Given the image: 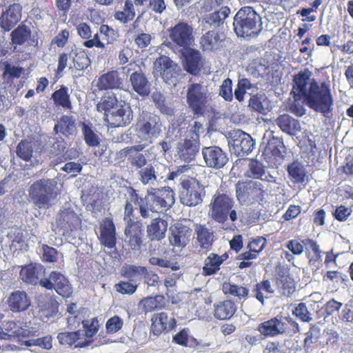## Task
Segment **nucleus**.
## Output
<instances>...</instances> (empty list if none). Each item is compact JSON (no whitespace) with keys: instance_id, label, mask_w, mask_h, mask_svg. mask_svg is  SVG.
I'll return each instance as SVG.
<instances>
[{"instance_id":"f257e3e1","label":"nucleus","mask_w":353,"mask_h":353,"mask_svg":"<svg viewBox=\"0 0 353 353\" xmlns=\"http://www.w3.org/2000/svg\"><path fill=\"white\" fill-rule=\"evenodd\" d=\"M312 74L308 68L300 70L294 74L292 91L300 98H303L310 109L330 118L332 115L334 106L330 82L311 79Z\"/></svg>"},{"instance_id":"f03ea898","label":"nucleus","mask_w":353,"mask_h":353,"mask_svg":"<svg viewBox=\"0 0 353 353\" xmlns=\"http://www.w3.org/2000/svg\"><path fill=\"white\" fill-rule=\"evenodd\" d=\"M234 206V201L232 195L227 190L219 188L212 197L209 205V215L219 223H225L228 218L235 222L238 216Z\"/></svg>"},{"instance_id":"7ed1b4c3","label":"nucleus","mask_w":353,"mask_h":353,"mask_svg":"<svg viewBox=\"0 0 353 353\" xmlns=\"http://www.w3.org/2000/svg\"><path fill=\"white\" fill-rule=\"evenodd\" d=\"M234 30L240 37H253L263 29L261 16L251 6L242 7L235 14Z\"/></svg>"},{"instance_id":"20e7f679","label":"nucleus","mask_w":353,"mask_h":353,"mask_svg":"<svg viewBox=\"0 0 353 353\" xmlns=\"http://www.w3.org/2000/svg\"><path fill=\"white\" fill-rule=\"evenodd\" d=\"M257 330L265 338L280 335L293 336L299 332L300 327L290 315L278 314L259 324Z\"/></svg>"},{"instance_id":"39448f33","label":"nucleus","mask_w":353,"mask_h":353,"mask_svg":"<svg viewBox=\"0 0 353 353\" xmlns=\"http://www.w3.org/2000/svg\"><path fill=\"white\" fill-rule=\"evenodd\" d=\"M29 196L39 208L48 209L57 193L50 179H41L34 182L28 190Z\"/></svg>"},{"instance_id":"423d86ee","label":"nucleus","mask_w":353,"mask_h":353,"mask_svg":"<svg viewBox=\"0 0 353 353\" xmlns=\"http://www.w3.org/2000/svg\"><path fill=\"white\" fill-rule=\"evenodd\" d=\"M180 185V200L183 205L192 207L202 202L203 188L196 178L181 176Z\"/></svg>"},{"instance_id":"0eeeda50","label":"nucleus","mask_w":353,"mask_h":353,"mask_svg":"<svg viewBox=\"0 0 353 353\" xmlns=\"http://www.w3.org/2000/svg\"><path fill=\"white\" fill-rule=\"evenodd\" d=\"M147 208L152 212L166 211L174 203V192L170 187L152 188L145 196Z\"/></svg>"},{"instance_id":"6e6552de","label":"nucleus","mask_w":353,"mask_h":353,"mask_svg":"<svg viewBox=\"0 0 353 353\" xmlns=\"http://www.w3.org/2000/svg\"><path fill=\"white\" fill-rule=\"evenodd\" d=\"M136 130L145 140L157 138L162 132L160 117L154 113L143 112L137 120Z\"/></svg>"},{"instance_id":"1a4fd4ad","label":"nucleus","mask_w":353,"mask_h":353,"mask_svg":"<svg viewBox=\"0 0 353 353\" xmlns=\"http://www.w3.org/2000/svg\"><path fill=\"white\" fill-rule=\"evenodd\" d=\"M39 284L47 290L54 289L58 294L63 298H69L73 293V289L68 279L61 273L52 271L48 278L40 280Z\"/></svg>"},{"instance_id":"9d476101","label":"nucleus","mask_w":353,"mask_h":353,"mask_svg":"<svg viewBox=\"0 0 353 353\" xmlns=\"http://www.w3.org/2000/svg\"><path fill=\"white\" fill-rule=\"evenodd\" d=\"M208 90L202 83H192L187 91V102L194 114L202 115L207 103Z\"/></svg>"},{"instance_id":"9b49d317","label":"nucleus","mask_w":353,"mask_h":353,"mask_svg":"<svg viewBox=\"0 0 353 353\" xmlns=\"http://www.w3.org/2000/svg\"><path fill=\"white\" fill-rule=\"evenodd\" d=\"M168 32L172 43L183 50L189 48L194 41L193 28L187 23L179 22L170 28Z\"/></svg>"},{"instance_id":"f8f14e48","label":"nucleus","mask_w":353,"mask_h":353,"mask_svg":"<svg viewBox=\"0 0 353 353\" xmlns=\"http://www.w3.org/2000/svg\"><path fill=\"white\" fill-rule=\"evenodd\" d=\"M181 68L169 57L161 55L154 62V72L160 75L168 83H172L179 74Z\"/></svg>"},{"instance_id":"ddd939ff","label":"nucleus","mask_w":353,"mask_h":353,"mask_svg":"<svg viewBox=\"0 0 353 353\" xmlns=\"http://www.w3.org/2000/svg\"><path fill=\"white\" fill-rule=\"evenodd\" d=\"M98 239L100 244L108 249L116 248L117 238L116 226L112 217H105L99 223Z\"/></svg>"},{"instance_id":"4468645a","label":"nucleus","mask_w":353,"mask_h":353,"mask_svg":"<svg viewBox=\"0 0 353 353\" xmlns=\"http://www.w3.org/2000/svg\"><path fill=\"white\" fill-rule=\"evenodd\" d=\"M182 65L189 74L198 76L201 72L204 61L201 52L194 48H187L182 51Z\"/></svg>"},{"instance_id":"2eb2a0df","label":"nucleus","mask_w":353,"mask_h":353,"mask_svg":"<svg viewBox=\"0 0 353 353\" xmlns=\"http://www.w3.org/2000/svg\"><path fill=\"white\" fill-rule=\"evenodd\" d=\"M176 326V320L174 317L169 318L165 312L154 314L151 317L150 334L160 336L167 334L174 330Z\"/></svg>"},{"instance_id":"dca6fc26","label":"nucleus","mask_w":353,"mask_h":353,"mask_svg":"<svg viewBox=\"0 0 353 353\" xmlns=\"http://www.w3.org/2000/svg\"><path fill=\"white\" fill-rule=\"evenodd\" d=\"M276 290L281 296L290 297L296 290V283L288 270L281 268L273 279Z\"/></svg>"},{"instance_id":"f3484780","label":"nucleus","mask_w":353,"mask_h":353,"mask_svg":"<svg viewBox=\"0 0 353 353\" xmlns=\"http://www.w3.org/2000/svg\"><path fill=\"white\" fill-rule=\"evenodd\" d=\"M233 149L237 157H243L249 154L255 146L252 137L241 130H234L232 133Z\"/></svg>"},{"instance_id":"a211bd4d","label":"nucleus","mask_w":353,"mask_h":353,"mask_svg":"<svg viewBox=\"0 0 353 353\" xmlns=\"http://www.w3.org/2000/svg\"><path fill=\"white\" fill-rule=\"evenodd\" d=\"M285 145L283 139L272 136L264 148L262 152L263 159L269 164L275 165L278 161L283 158Z\"/></svg>"},{"instance_id":"6ab92c4d","label":"nucleus","mask_w":353,"mask_h":353,"mask_svg":"<svg viewBox=\"0 0 353 353\" xmlns=\"http://www.w3.org/2000/svg\"><path fill=\"white\" fill-rule=\"evenodd\" d=\"M119 107L117 110L108 114V117H104L112 128L126 126L133 119L131 108L125 101H121Z\"/></svg>"},{"instance_id":"aec40b11","label":"nucleus","mask_w":353,"mask_h":353,"mask_svg":"<svg viewBox=\"0 0 353 353\" xmlns=\"http://www.w3.org/2000/svg\"><path fill=\"white\" fill-rule=\"evenodd\" d=\"M202 154L206 165L210 168L220 169L228 161L226 153L218 146L203 148Z\"/></svg>"},{"instance_id":"412c9836","label":"nucleus","mask_w":353,"mask_h":353,"mask_svg":"<svg viewBox=\"0 0 353 353\" xmlns=\"http://www.w3.org/2000/svg\"><path fill=\"white\" fill-rule=\"evenodd\" d=\"M192 230L188 226L176 223L170 228L168 239L170 245L175 248H183L190 241Z\"/></svg>"},{"instance_id":"4be33fe9","label":"nucleus","mask_w":353,"mask_h":353,"mask_svg":"<svg viewBox=\"0 0 353 353\" xmlns=\"http://www.w3.org/2000/svg\"><path fill=\"white\" fill-rule=\"evenodd\" d=\"M22 6L20 3L10 4L0 16V27L6 32L11 30L21 20Z\"/></svg>"},{"instance_id":"5701e85b","label":"nucleus","mask_w":353,"mask_h":353,"mask_svg":"<svg viewBox=\"0 0 353 353\" xmlns=\"http://www.w3.org/2000/svg\"><path fill=\"white\" fill-rule=\"evenodd\" d=\"M124 234L128 238V243L132 250H138L142 245L143 230L140 221L129 220L125 223Z\"/></svg>"},{"instance_id":"b1692460","label":"nucleus","mask_w":353,"mask_h":353,"mask_svg":"<svg viewBox=\"0 0 353 353\" xmlns=\"http://www.w3.org/2000/svg\"><path fill=\"white\" fill-rule=\"evenodd\" d=\"M200 141L185 137V139L179 142L176 147L177 154L182 161L190 163L194 160L199 151Z\"/></svg>"},{"instance_id":"393cba45","label":"nucleus","mask_w":353,"mask_h":353,"mask_svg":"<svg viewBox=\"0 0 353 353\" xmlns=\"http://www.w3.org/2000/svg\"><path fill=\"white\" fill-rule=\"evenodd\" d=\"M81 223L79 216L74 211L68 209L62 210L57 219V225L63 230V234L76 230Z\"/></svg>"},{"instance_id":"a878e982","label":"nucleus","mask_w":353,"mask_h":353,"mask_svg":"<svg viewBox=\"0 0 353 353\" xmlns=\"http://www.w3.org/2000/svg\"><path fill=\"white\" fill-rule=\"evenodd\" d=\"M7 303L13 312H23L28 310L31 303L27 293L21 290L12 292L8 298Z\"/></svg>"},{"instance_id":"bb28decb","label":"nucleus","mask_w":353,"mask_h":353,"mask_svg":"<svg viewBox=\"0 0 353 353\" xmlns=\"http://www.w3.org/2000/svg\"><path fill=\"white\" fill-rule=\"evenodd\" d=\"M267 245V239L263 236H257L252 239L248 244V251L242 252L239 256L241 260H253L258 258L260 253Z\"/></svg>"},{"instance_id":"cd10ccee","label":"nucleus","mask_w":353,"mask_h":353,"mask_svg":"<svg viewBox=\"0 0 353 353\" xmlns=\"http://www.w3.org/2000/svg\"><path fill=\"white\" fill-rule=\"evenodd\" d=\"M228 259V254L224 253L218 255L214 252L210 253L204 261L202 271L204 276H211L216 274L221 269V265Z\"/></svg>"},{"instance_id":"c85d7f7f","label":"nucleus","mask_w":353,"mask_h":353,"mask_svg":"<svg viewBox=\"0 0 353 353\" xmlns=\"http://www.w3.org/2000/svg\"><path fill=\"white\" fill-rule=\"evenodd\" d=\"M265 168L259 161L255 159H250L248 163V168L245 176L254 179H261L268 182H274V177L268 174H265Z\"/></svg>"},{"instance_id":"c756f323","label":"nucleus","mask_w":353,"mask_h":353,"mask_svg":"<svg viewBox=\"0 0 353 353\" xmlns=\"http://www.w3.org/2000/svg\"><path fill=\"white\" fill-rule=\"evenodd\" d=\"M32 30L30 26L21 22L15 29L10 33L11 43L14 46V50L16 47L23 46L26 43H29L31 40Z\"/></svg>"},{"instance_id":"7c9ffc66","label":"nucleus","mask_w":353,"mask_h":353,"mask_svg":"<svg viewBox=\"0 0 353 353\" xmlns=\"http://www.w3.org/2000/svg\"><path fill=\"white\" fill-rule=\"evenodd\" d=\"M130 82L133 90L141 96H148L150 92V84L141 71H134L130 76Z\"/></svg>"},{"instance_id":"2f4dec72","label":"nucleus","mask_w":353,"mask_h":353,"mask_svg":"<svg viewBox=\"0 0 353 353\" xmlns=\"http://www.w3.org/2000/svg\"><path fill=\"white\" fill-rule=\"evenodd\" d=\"M83 330V341L78 344V347H88L94 342L93 337L97 334L99 329V323L97 317L92 318L90 321H83L82 322Z\"/></svg>"},{"instance_id":"473e14b6","label":"nucleus","mask_w":353,"mask_h":353,"mask_svg":"<svg viewBox=\"0 0 353 353\" xmlns=\"http://www.w3.org/2000/svg\"><path fill=\"white\" fill-rule=\"evenodd\" d=\"M168 223L163 219H152L151 223L147 226L148 236L150 241H161L165 236Z\"/></svg>"},{"instance_id":"72a5a7b5","label":"nucleus","mask_w":353,"mask_h":353,"mask_svg":"<svg viewBox=\"0 0 353 353\" xmlns=\"http://www.w3.org/2000/svg\"><path fill=\"white\" fill-rule=\"evenodd\" d=\"M275 122L283 132L290 135L296 134L301 129L299 121L288 114L279 115Z\"/></svg>"},{"instance_id":"f704fd0d","label":"nucleus","mask_w":353,"mask_h":353,"mask_svg":"<svg viewBox=\"0 0 353 353\" xmlns=\"http://www.w3.org/2000/svg\"><path fill=\"white\" fill-rule=\"evenodd\" d=\"M236 311L235 303L231 300H225L214 305V316L219 320H228L233 316Z\"/></svg>"},{"instance_id":"c9c22d12","label":"nucleus","mask_w":353,"mask_h":353,"mask_svg":"<svg viewBox=\"0 0 353 353\" xmlns=\"http://www.w3.org/2000/svg\"><path fill=\"white\" fill-rule=\"evenodd\" d=\"M121 84L122 81L119 77V72L117 70H112L99 78L97 85L100 90H106L119 88Z\"/></svg>"},{"instance_id":"e433bc0d","label":"nucleus","mask_w":353,"mask_h":353,"mask_svg":"<svg viewBox=\"0 0 353 353\" xmlns=\"http://www.w3.org/2000/svg\"><path fill=\"white\" fill-rule=\"evenodd\" d=\"M287 172L290 181L294 184H303L307 178L305 166L298 161H294L288 165Z\"/></svg>"},{"instance_id":"4c0bfd02","label":"nucleus","mask_w":353,"mask_h":353,"mask_svg":"<svg viewBox=\"0 0 353 353\" xmlns=\"http://www.w3.org/2000/svg\"><path fill=\"white\" fill-rule=\"evenodd\" d=\"M305 246V254L311 265H316L321 261V251L317 242L312 239L306 238L302 240Z\"/></svg>"},{"instance_id":"58836bf2","label":"nucleus","mask_w":353,"mask_h":353,"mask_svg":"<svg viewBox=\"0 0 353 353\" xmlns=\"http://www.w3.org/2000/svg\"><path fill=\"white\" fill-rule=\"evenodd\" d=\"M57 339L62 345L68 347L74 346V348H84L78 347V344L83 341V331L79 330L74 332H60L57 335Z\"/></svg>"},{"instance_id":"ea45409f","label":"nucleus","mask_w":353,"mask_h":353,"mask_svg":"<svg viewBox=\"0 0 353 353\" xmlns=\"http://www.w3.org/2000/svg\"><path fill=\"white\" fill-rule=\"evenodd\" d=\"M222 39L217 31L209 30L200 39V44L203 50H214L219 48Z\"/></svg>"},{"instance_id":"a19ab883","label":"nucleus","mask_w":353,"mask_h":353,"mask_svg":"<svg viewBox=\"0 0 353 353\" xmlns=\"http://www.w3.org/2000/svg\"><path fill=\"white\" fill-rule=\"evenodd\" d=\"M120 103L117 95L113 92H106L101 98L100 101L97 105V110L99 112H104V117H108V112L118 106Z\"/></svg>"},{"instance_id":"79ce46f5","label":"nucleus","mask_w":353,"mask_h":353,"mask_svg":"<svg viewBox=\"0 0 353 353\" xmlns=\"http://www.w3.org/2000/svg\"><path fill=\"white\" fill-rule=\"evenodd\" d=\"M52 99L56 106L61 107L65 110H70L72 108L68 88L65 85H61L60 88L52 94Z\"/></svg>"},{"instance_id":"37998d69","label":"nucleus","mask_w":353,"mask_h":353,"mask_svg":"<svg viewBox=\"0 0 353 353\" xmlns=\"http://www.w3.org/2000/svg\"><path fill=\"white\" fill-rule=\"evenodd\" d=\"M222 291L225 295L236 297L240 300L246 299L249 294L248 288L230 282L223 283Z\"/></svg>"},{"instance_id":"c03bdc74","label":"nucleus","mask_w":353,"mask_h":353,"mask_svg":"<svg viewBox=\"0 0 353 353\" xmlns=\"http://www.w3.org/2000/svg\"><path fill=\"white\" fill-rule=\"evenodd\" d=\"M136 12L134 3L131 0H125L124 2L123 10L116 11L114 17L116 20L123 24L132 21L135 17Z\"/></svg>"},{"instance_id":"a18cd8bd","label":"nucleus","mask_w":353,"mask_h":353,"mask_svg":"<svg viewBox=\"0 0 353 353\" xmlns=\"http://www.w3.org/2000/svg\"><path fill=\"white\" fill-rule=\"evenodd\" d=\"M255 183L252 181H238L235 185L236 197L240 203L246 202L251 199L252 188H255Z\"/></svg>"},{"instance_id":"49530a36","label":"nucleus","mask_w":353,"mask_h":353,"mask_svg":"<svg viewBox=\"0 0 353 353\" xmlns=\"http://www.w3.org/2000/svg\"><path fill=\"white\" fill-rule=\"evenodd\" d=\"M143 271H145L144 266L125 264L120 270V274L129 281L137 283L138 279L141 276Z\"/></svg>"},{"instance_id":"de8ad7c7","label":"nucleus","mask_w":353,"mask_h":353,"mask_svg":"<svg viewBox=\"0 0 353 353\" xmlns=\"http://www.w3.org/2000/svg\"><path fill=\"white\" fill-rule=\"evenodd\" d=\"M76 130L74 121L72 117L63 115L57 123L55 124L54 130L57 133L60 132L64 136L72 134Z\"/></svg>"},{"instance_id":"09e8293b","label":"nucleus","mask_w":353,"mask_h":353,"mask_svg":"<svg viewBox=\"0 0 353 353\" xmlns=\"http://www.w3.org/2000/svg\"><path fill=\"white\" fill-rule=\"evenodd\" d=\"M165 298L162 295L143 298L141 303L145 312H150L165 307Z\"/></svg>"},{"instance_id":"8fccbe9b","label":"nucleus","mask_w":353,"mask_h":353,"mask_svg":"<svg viewBox=\"0 0 353 353\" xmlns=\"http://www.w3.org/2000/svg\"><path fill=\"white\" fill-rule=\"evenodd\" d=\"M19 277L28 284H37L39 280L37 268L32 263L23 266L19 272Z\"/></svg>"},{"instance_id":"3c124183","label":"nucleus","mask_w":353,"mask_h":353,"mask_svg":"<svg viewBox=\"0 0 353 353\" xmlns=\"http://www.w3.org/2000/svg\"><path fill=\"white\" fill-rule=\"evenodd\" d=\"M230 13V9L229 7L222 6L219 10L210 13L206 18V22L212 26H220L224 23Z\"/></svg>"},{"instance_id":"603ef678","label":"nucleus","mask_w":353,"mask_h":353,"mask_svg":"<svg viewBox=\"0 0 353 353\" xmlns=\"http://www.w3.org/2000/svg\"><path fill=\"white\" fill-rule=\"evenodd\" d=\"M263 292L270 294L274 292V290L272 288L271 283L268 279H264L257 283L252 290L254 296L262 304L265 302V296Z\"/></svg>"},{"instance_id":"864d4df0","label":"nucleus","mask_w":353,"mask_h":353,"mask_svg":"<svg viewBox=\"0 0 353 353\" xmlns=\"http://www.w3.org/2000/svg\"><path fill=\"white\" fill-rule=\"evenodd\" d=\"M17 156L24 161H30L33 155V146L32 142L27 139L19 141L16 148Z\"/></svg>"},{"instance_id":"5fc2aeb1","label":"nucleus","mask_w":353,"mask_h":353,"mask_svg":"<svg viewBox=\"0 0 353 353\" xmlns=\"http://www.w3.org/2000/svg\"><path fill=\"white\" fill-rule=\"evenodd\" d=\"M197 241L201 248L209 250L213 243L212 234L204 226H201L196 230Z\"/></svg>"},{"instance_id":"6e6d98bb","label":"nucleus","mask_w":353,"mask_h":353,"mask_svg":"<svg viewBox=\"0 0 353 353\" xmlns=\"http://www.w3.org/2000/svg\"><path fill=\"white\" fill-rule=\"evenodd\" d=\"M138 174L140 181L144 185L153 183L157 179L154 167L151 164L139 169Z\"/></svg>"},{"instance_id":"4d7b16f0","label":"nucleus","mask_w":353,"mask_h":353,"mask_svg":"<svg viewBox=\"0 0 353 353\" xmlns=\"http://www.w3.org/2000/svg\"><path fill=\"white\" fill-rule=\"evenodd\" d=\"M82 132L86 144L91 147L98 146L100 143L98 136L94 133L92 127L85 122L81 123Z\"/></svg>"},{"instance_id":"13d9d810","label":"nucleus","mask_w":353,"mask_h":353,"mask_svg":"<svg viewBox=\"0 0 353 353\" xmlns=\"http://www.w3.org/2000/svg\"><path fill=\"white\" fill-rule=\"evenodd\" d=\"M139 284L129 281H121L114 285L115 290L121 294H133L137 290Z\"/></svg>"},{"instance_id":"bf43d9fd","label":"nucleus","mask_w":353,"mask_h":353,"mask_svg":"<svg viewBox=\"0 0 353 353\" xmlns=\"http://www.w3.org/2000/svg\"><path fill=\"white\" fill-rule=\"evenodd\" d=\"M4 65L3 77L7 78L8 79H13L19 78L24 69L22 67L11 65L10 63L6 61L3 63Z\"/></svg>"},{"instance_id":"052dcab7","label":"nucleus","mask_w":353,"mask_h":353,"mask_svg":"<svg viewBox=\"0 0 353 353\" xmlns=\"http://www.w3.org/2000/svg\"><path fill=\"white\" fill-rule=\"evenodd\" d=\"M123 326V319L117 316L114 315L110 318L105 323L106 332L109 334L117 333Z\"/></svg>"},{"instance_id":"680f3d73","label":"nucleus","mask_w":353,"mask_h":353,"mask_svg":"<svg viewBox=\"0 0 353 353\" xmlns=\"http://www.w3.org/2000/svg\"><path fill=\"white\" fill-rule=\"evenodd\" d=\"M219 95L226 101H232V81L230 78H227L222 82L219 88Z\"/></svg>"},{"instance_id":"e2e57ef3","label":"nucleus","mask_w":353,"mask_h":353,"mask_svg":"<svg viewBox=\"0 0 353 353\" xmlns=\"http://www.w3.org/2000/svg\"><path fill=\"white\" fill-rule=\"evenodd\" d=\"M128 163L131 168L139 170L147 164V159L142 153H130Z\"/></svg>"},{"instance_id":"0e129e2a","label":"nucleus","mask_w":353,"mask_h":353,"mask_svg":"<svg viewBox=\"0 0 353 353\" xmlns=\"http://www.w3.org/2000/svg\"><path fill=\"white\" fill-rule=\"evenodd\" d=\"M292 314L299 319L303 322H310L312 321V317L308 309L304 303H300L293 310Z\"/></svg>"},{"instance_id":"69168bd1","label":"nucleus","mask_w":353,"mask_h":353,"mask_svg":"<svg viewBox=\"0 0 353 353\" xmlns=\"http://www.w3.org/2000/svg\"><path fill=\"white\" fill-rule=\"evenodd\" d=\"M90 64V60L84 52H77L73 57V66L77 70H84Z\"/></svg>"},{"instance_id":"338daca9","label":"nucleus","mask_w":353,"mask_h":353,"mask_svg":"<svg viewBox=\"0 0 353 353\" xmlns=\"http://www.w3.org/2000/svg\"><path fill=\"white\" fill-rule=\"evenodd\" d=\"M69 37V31L67 29L62 30L52 39L51 44L63 48L68 43Z\"/></svg>"},{"instance_id":"774afa93","label":"nucleus","mask_w":353,"mask_h":353,"mask_svg":"<svg viewBox=\"0 0 353 353\" xmlns=\"http://www.w3.org/2000/svg\"><path fill=\"white\" fill-rule=\"evenodd\" d=\"M43 261L48 263H54L57 261L58 252L57 249L48 245H43Z\"/></svg>"}]
</instances>
